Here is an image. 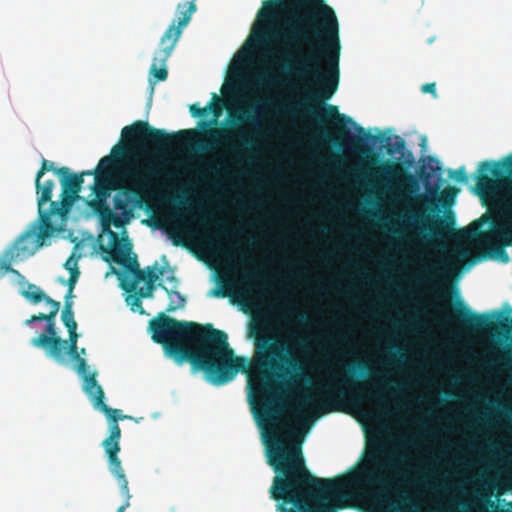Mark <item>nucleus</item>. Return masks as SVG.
<instances>
[{"label": "nucleus", "mask_w": 512, "mask_h": 512, "mask_svg": "<svg viewBox=\"0 0 512 512\" xmlns=\"http://www.w3.org/2000/svg\"><path fill=\"white\" fill-rule=\"evenodd\" d=\"M257 18L250 48L281 45L282 70L314 87L307 102L274 108L289 117H311L320 125V140L332 142L330 128L340 130L352 124V118L340 114L337 106L324 103L339 83L340 39L334 10L324 0H266Z\"/></svg>", "instance_id": "nucleus-1"}, {"label": "nucleus", "mask_w": 512, "mask_h": 512, "mask_svg": "<svg viewBox=\"0 0 512 512\" xmlns=\"http://www.w3.org/2000/svg\"><path fill=\"white\" fill-rule=\"evenodd\" d=\"M264 435L268 464L276 476L269 489L277 512H337L352 508V466L333 478H316L307 469L296 432L283 425Z\"/></svg>", "instance_id": "nucleus-2"}, {"label": "nucleus", "mask_w": 512, "mask_h": 512, "mask_svg": "<svg viewBox=\"0 0 512 512\" xmlns=\"http://www.w3.org/2000/svg\"><path fill=\"white\" fill-rule=\"evenodd\" d=\"M149 330L168 357L177 364L189 362L215 386L231 382L239 372L248 373L246 359L234 354L227 334L212 324L179 321L161 312L149 321Z\"/></svg>", "instance_id": "nucleus-3"}, {"label": "nucleus", "mask_w": 512, "mask_h": 512, "mask_svg": "<svg viewBox=\"0 0 512 512\" xmlns=\"http://www.w3.org/2000/svg\"><path fill=\"white\" fill-rule=\"evenodd\" d=\"M344 366L343 376L313 387L299 401L318 413L344 412L352 416V169H344Z\"/></svg>", "instance_id": "nucleus-4"}, {"label": "nucleus", "mask_w": 512, "mask_h": 512, "mask_svg": "<svg viewBox=\"0 0 512 512\" xmlns=\"http://www.w3.org/2000/svg\"><path fill=\"white\" fill-rule=\"evenodd\" d=\"M214 121H202L199 124L201 131L184 129L176 133H167L156 129L146 121H135L125 126L121 131L122 141L111 149L110 157L119 167L128 163L134 154L133 148L143 144H151L156 148H169L175 143H182L196 148L201 152H211L221 144H225L226 151L236 161H241L249 155L256 145L255 139L241 128H234L232 132L237 140L230 141L229 131L226 129L211 128Z\"/></svg>", "instance_id": "nucleus-5"}, {"label": "nucleus", "mask_w": 512, "mask_h": 512, "mask_svg": "<svg viewBox=\"0 0 512 512\" xmlns=\"http://www.w3.org/2000/svg\"><path fill=\"white\" fill-rule=\"evenodd\" d=\"M371 133V129H365L354 121V180L356 179L358 160L364 165L365 174L377 187L381 188L393 204L411 206L427 200L424 194H416L419 184L416 176L409 173L398 161L382 159L375 150L376 145L385 147L389 155L402 153L405 149V141L395 136V142L391 143V137L380 133Z\"/></svg>", "instance_id": "nucleus-6"}, {"label": "nucleus", "mask_w": 512, "mask_h": 512, "mask_svg": "<svg viewBox=\"0 0 512 512\" xmlns=\"http://www.w3.org/2000/svg\"><path fill=\"white\" fill-rule=\"evenodd\" d=\"M76 363L74 369L83 379V390L91 400L95 409L102 411L107 419L111 421L109 425L110 435L103 441L102 446L106 455L109 456L110 461L114 466H119L118 453L120 452V438L121 429L117 423L118 419L128 418L126 415H121V410L111 408L104 403V391L97 383L96 373L89 374L86 360L80 356L78 346L75 344L68 345L64 349V354L61 358H53L57 363L62 364L65 362L66 356Z\"/></svg>", "instance_id": "nucleus-7"}, {"label": "nucleus", "mask_w": 512, "mask_h": 512, "mask_svg": "<svg viewBox=\"0 0 512 512\" xmlns=\"http://www.w3.org/2000/svg\"><path fill=\"white\" fill-rule=\"evenodd\" d=\"M266 324H254L250 334L255 342V359L260 367L283 372L293 379H307L302 365L292 355L290 347L268 334Z\"/></svg>", "instance_id": "nucleus-8"}, {"label": "nucleus", "mask_w": 512, "mask_h": 512, "mask_svg": "<svg viewBox=\"0 0 512 512\" xmlns=\"http://www.w3.org/2000/svg\"><path fill=\"white\" fill-rule=\"evenodd\" d=\"M103 260L122 265L133 275V279H121L120 286L126 292L136 291L137 285L142 282L156 283L160 276L165 274V268H158L157 262L153 267H146V273L140 269L136 254L132 253V244L128 238L119 239L116 232L110 231V241L107 246L100 245Z\"/></svg>", "instance_id": "nucleus-9"}, {"label": "nucleus", "mask_w": 512, "mask_h": 512, "mask_svg": "<svg viewBox=\"0 0 512 512\" xmlns=\"http://www.w3.org/2000/svg\"><path fill=\"white\" fill-rule=\"evenodd\" d=\"M498 215L499 219L495 220L489 212L484 213L467 227L458 230V237L467 241H493L500 249L512 246V214L499 210Z\"/></svg>", "instance_id": "nucleus-10"}, {"label": "nucleus", "mask_w": 512, "mask_h": 512, "mask_svg": "<svg viewBox=\"0 0 512 512\" xmlns=\"http://www.w3.org/2000/svg\"><path fill=\"white\" fill-rule=\"evenodd\" d=\"M91 176H94V182L91 185V190L95 195V198L88 202V206L99 217L103 231L107 232L110 236V231H112L110 228L111 225L116 228H120L124 224L121 217L117 213L113 212L107 204V200L112 191H121L122 186L119 174H117V176H108V173H105L92 174Z\"/></svg>", "instance_id": "nucleus-11"}, {"label": "nucleus", "mask_w": 512, "mask_h": 512, "mask_svg": "<svg viewBox=\"0 0 512 512\" xmlns=\"http://www.w3.org/2000/svg\"><path fill=\"white\" fill-rule=\"evenodd\" d=\"M121 191L129 199H136V203L141 205L147 193L151 190L153 180L164 175L166 178H172L174 173L166 172L155 165L129 164L119 171Z\"/></svg>", "instance_id": "nucleus-12"}, {"label": "nucleus", "mask_w": 512, "mask_h": 512, "mask_svg": "<svg viewBox=\"0 0 512 512\" xmlns=\"http://www.w3.org/2000/svg\"><path fill=\"white\" fill-rule=\"evenodd\" d=\"M448 322H458L465 328L484 332L492 337L500 338L502 332L512 331V317L502 321H494L496 314H478L472 312L465 303L459 299L456 303L455 313L442 310Z\"/></svg>", "instance_id": "nucleus-13"}, {"label": "nucleus", "mask_w": 512, "mask_h": 512, "mask_svg": "<svg viewBox=\"0 0 512 512\" xmlns=\"http://www.w3.org/2000/svg\"><path fill=\"white\" fill-rule=\"evenodd\" d=\"M60 177L61 195L59 201H53L49 205L48 215L65 216L73 204L78 200L79 193L82 190L84 183V176H87V171L80 173H73L68 167H61L57 171Z\"/></svg>", "instance_id": "nucleus-14"}, {"label": "nucleus", "mask_w": 512, "mask_h": 512, "mask_svg": "<svg viewBox=\"0 0 512 512\" xmlns=\"http://www.w3.org/2000/svg\"><path fill=\"white\" fill-rule=\"evenodd\" d=\"M249 385L251 394L258 398V403L253 405V410L259 425H276L281 412L278 396L267 383L252 384L249 381Z\"/></svg>", "instance_id": "nucleus-15"}, {"label": "nucleus", "mask_w": 512, "mask_h": 512, "mask_svg": "<svg viewBox=\"0 0 512 512\" xmlns=\"http://www.w3.org/2000/svg\"><path fill=\"white\" fill-rule=\"evenodd\" d=\"M449 263L444 258L433 262H419L418 273L415 278L417 284L431 287L442 301L449 299V291L443 286L448 282Z\"/></svg>", "instance_id": "nucleus-16"}, {"label": "nucleus", "mask_w": 512, "mask_h": 512, "mask_svg": "<svg viewBox=\"0 0 512 512\" xmlns=\"http://www.w3.org/2000/svg\"><path fill=\"white\" fill-rule=\"evenodd\" d=\"M54 187L55 182L53 180L48 179L44 182H41V179H38L37 176L35 177L38 216L40 221V228L39 232L37 233V247L43 246L45 239L51 237L52 234L56 231V228L51 220L53 215H48L49 208L44 209V205H46L48 202H53L51 198Z\"/></svg>", "instance_id": "nucleus-17"}, {"label": "nucleus", "mask_w": 512, "mask_h": 512, "mask_svg": "<svg viewBox=\"0 0 512 512\" xmlns=\"http://www.w3.org/2000/svg\"><path fill=\"white\" fill-rule=\"evenodd\" d=\"M404 222L411 223L423 233L426 241L441 238L444 233L453 230L454 216L449 212L444 218L435 220L432 224L428 222V217L424 213L414 210H408L401 215Z\"/></svg>", "instance_id": "nucleus-18"}, {"label": "nucleus", "mask_w": 512, "mask_h": 512, "mask_svg": "<svg viewBox=\"0 0 512 512\" xmlns=\"http://www.w3.org/2000/svg\"><path fill=\"white\" fill-rule=\"evenodd\" d=\"M418 504L407 496L398 501L390 498L385 490L372 494L367 501L365 512H418Z\"/></svg>", "instance_id": "nucleus-19"}, {"label": "nucleus", "mask_w": 512, "mask_h": 512, "mask_svg": "<svg viewBox=\"0 0 512 512\" xmlns=\"http://www.w3.org/2000/svg\"><path fill=\"white\" fill-rule=\"evenodd\" d=\"M167 29L160 38L159 49L155 52L153 62L150 67V73L156 81H165L168 77L166 62L171 56L181 35L176 37V31L169 33V37L165 38Z\"/></svg>", "instance_id": "nucleus-20"}, {"label": "nucleus", "mask_w": 512, "mask_h": 512, "mask_svg": "<svg viewBox=\"0 0 512 512\" xmlns=\"http://www.w3.org/2000/svg\"><path fill=\"white\" fill-rule=\"evenodd\" d=\"M477 176V186L481 191H487L494 185L490 175L501 178L504 173L512 175V154L506 157L503 162L485 160L479 163Z\"/></svg>", "instance_id": "nucleus-21"}, {"label": "nucleus", "mask_w": 512, "mask_h": 512, "mask_svg": "<svg viewBox=\"0 0 512 512\" xmlns=\"http://www.w3.org/2000/svg\"><path fill=\"white\" fill-rule=\"evenodd\" d=\"M30 344L43 349L49 358H61L64 354L66 340L58 336L56 323H46L44 332L32 338Z\"/></svg>", "instance_id": "nucleus-22"}, {"label": "nucleus", "mask_w": 512, "mask_h": 512, "mask_svg": "<svg viewBox=\"0 0 512 512\" xmlns=\"http://www.w3.org/2000/svg\"><path fill=\"white\" fill-rule=\"evenodd\" d=\"M31 233H27L24 235L19 242L15 244L13 248L8 250L5 253V259L0 262V274L3 275L4 273H12L14 275H17L18 277L23 278V276L19 273V271L15 270L11 266V261L15 258H26L29 256H32L35 252V250L39 249L40 247H37V243H35L34 249H30L27 247L23 241L26 237L30 236ZM37 242V240L35 241Z\"/></svg>", "instance_id": "nucleus-23"}, {"label": "nucleus", "mask_w": 512, "mask_h": 512, "mask_svg": "<svg viewBox=\"0 0 512 512\" xmlns=\"http://www.w3.org/2000/svg\"><path fill=\"white\" fill-rule=\"evenodd\" d=\"M485 366L502 370L512 369V337L502 350H499L494 344L489 346Z\"/></svg>", "instance_id": "nucleus-24"}, {"label": "nucleus", "mask_w": 512, "mask_h": 512, "mask_svg": "<svg viewBox=\"0 0 512 512\" xmlns=\"http://www.w3.org/2000/svg\"><path fill=\"white\" fill-rule=\"evenodd\" d=\"M196 9V0H190L188 4H178L179 17L168 26L165 38H168L169 33L173 31H176V37L182 35L184 28L189 24Z\"/></svg>", "instance_id": "nucleus-25"}, {"label": "nucleus", "mask_w": 512, "mask_h": 512, "mask_svg": "<svg viewBox=\"0 0 512 512\" xmlns=\"http://www.w3.org/2000/svg\"><path fill=\"white\" fill-rule=\"evenodd\" d=\"M366 447L368 449V459L373 462L378 461L386 455V442L381 430L375 429L366 433Z\"/></svg>", "instance_id": "nucleus-26"}, {"label": "nucleus", "mask_w": 512, "mask_h": 512, "mask_svg": "<svg viewBox=\"0 0 512 512\" xmlns=\"http://www.w3.org/2000/svg\"><path fill=\"white\" fill-rule=\"evenodd\" d=\"M492 488H497V497H500L506 491L505 488L498 487L494 482L486 483L478 497V502L480 503L478 512H512L510 510L498 509L496 502L491 499Z\"/></svg>", "instance_id": "nucleus-27"}, {"label": "nucleus", "mask_w": 512, "mask_h": 512, "mask_svg": "<svg viewBox=\"0 0 512 512\" xmlns=\"http://www.w3.org/2000/svg\"><path fill=\"white\" fill-rule=\"evenodd\" d=\"M107 457H109V456L107 455ZM118 461H119V466L116 467V466H114V464L111 463L110 458H108L110 472L117 479V481L120 485L121 492L126 496L125 503L123 505H121L117 509L116 512H124L125 509L130 506L129 498L131 497V495L129 494L128 481L126 479L124 470L122 468L121 460L119 458H118Z\"/></svg>", "instance_id": "nucleus-28"}, {"label": "nucleus", "mask_w": 512, "mask_h": 512, "mask_svg": "<svg viewBox=\"0 0 512 512\" xmlns=\"http://www.w3.org/2000/svg\"><path fill=\"white\" fill-rule=\"evenodd\" d=\"M219 102L220 98L214 93L211 101L205 107H199L196 103L190 105L189 110L193 117H207L209 113H213L214 117L217 118L220 116L222 110Z\"/></svg>", "instance_id": "nucleus-29"}, {"label": "nucleus", "mask_w": 512, "mask_h": 512, "mask_svg": "<svg viewBox=\"0 0 512 512\" xmlns=\"http://www.w3.org/2000/svg\"><path fill=\"white\" fill-rule=\"evenodd\" d=\"M200 222L206 229L209 243H213L217 237L227 233V229L223 221L214 220L210 216H202Z\"/></svg>", "instance_id": "nucleus-30"}, {"label": "nucleus", "mask_w": 512, "mask_h": 512, "mask_svg": "<svg viewBox=\"0 0 512 512\" xmlns=\"http://www.w3.org/2000/svg\"><path fill=\"white\" fill-rule=\"evenodd\" d=\"M202 171L205 174L217 177L226 175L228 173L227 161L222 155H217L202 163Z\"/></svg>", "instance_id": "nucleus-31"}, {"label": "nucleus", "mask_w": 512, "mask_h": 512, "mask_svg": "<svg viewBox=\"0 0 512 512\" xmlns=\"http://www.w3.org/2000/svg\"><path fill=\"white\" fill-rule=\"evenodd\" d=\"M46 303L51 306V310L48 314L39 313L38 315H32L29 319L25 320L24 324L30 325L36 321H45L46 323H55L56 315L58 314L59 309H60V302H58L52 298H48L46 300Z\"/></svg>", "instance_id": "nucleus-32"}, {"label": "nucleus", "mask_w": 512, "mask_h": 512, "mask_svg": "<svg viewBox=\"0 0 512 512\" xmlns=\"http://www.w3.org/2000/svg\"><path fill=\"white\" fill-rule=\"evenodd\" d=\"M118 167L119 165L114 163V158L110 157L109 155H106L99 160L98 165L95 169L86 170L87 176H91L92 174L105 173H108V176H117L115 174V171Z\"/></svg>", "instance_id": "nucleus-33"}, {"label": "nucleus", "mask_w": 512, "mask_h": 512, "mask_svg": "<svg viewBox=\"0 0 512 512\" xmlns=\"http://www.w3.org/2000/svg\"><path fill=\"white\" fill-rule=\"evenodd\" d=\"M158 286L167 293L169 298V304L166 308V312L171 313L185 306L186 299L180 292L169 289L163 283H159Z\"/></svg>", "instance_id": "nucleus-34"}, {"label": "nucleus", "mask_w": 512, "mask_h": 512, "mask_svg": "<svg viewBox=\"0 0 512 512\" xmlns=\"http://www.w3.org/2000/svg\"><path fill=\"white\" fill-rule=\"evenodd\" d=\"M22 295L33 304L40 303L50 298L47 296L37 285L28 283L27 289L22 292Z\"/></svg>", "instance_id": "nucleus-35"}, {"label": "nucleus", "mask_w": 512, "mask_h": 512, "mask_svg": "<svg viewBox=\"0 0 512 512\" xmlns=\"http://www.w3.org/2000/svg\"><path fill=\"white\" fill-rule=\"evenodd\" d=\"M114 208L115 210L122 211L123 215L130 216L131 210L128 208V203H133L136 206H139L136 203V199H129L128 196H124L122 191H119L113 198Z\"/></svg>", "instance_id": "nucleus-36"}, {"label": "nucleus", "mask_w": 512, "mask_h": 512, "mask_svg": "<svg viewBox=\"0 0 512 512\" xmlns=\"http://www.w3.org/2000/svg\"><path fill=\"white\" fill-rule=\"evenodd\" d=\"M61 320L64 326L69 329H77V322L74 319V312L72 308H70V304H64V307L61 312Z\"/></svg>", "instance_id": "nucleus-37"}, {"label": "nucleus", "mask_w": 512, "mask_h": 512, "mask_svg": "<svg viewBox=\"0 0 512 512\" xmlns=\"http://www.w3.org/2000/svg\"><path fill=\"white\" fill-rule=\"evenodd\" d=\"M60 168H56L54 166V163L51 162V161H48L46 159H43L42 162H41V167L40 169L38 170V172L36 173V176L38 179H42V177L44 176V174L48 171H51L53 172L54 174L57 175V171L59 170Z\"/></svg>", "instance_id": "nucleus-38"}, {"label": "nucleus", "mask_w": 512, "mask_h": 512, "mask_svg": "<svg viewBox=\"0 0 512 512\" xmlns=\"http://www.w3.org/2000/svg\"><path fill=\"white\" fill-rule=\"evenodd\" d=\"M143 297H140L138 294H134L133 296H130L127 298V303L131 306L132 311H139L140 314H144V310L142 307V299Z\"/></svg>", "instance_id": "nucleus-39"}, {"label": "nucleus", "mask_w": 512, "mask_h": 512, "mask_svg": "<svg viewBox=\"0 0 512 512\" xmlns=\"http://www.w3.org/2000/svg\"><path fill=\"white\" fill-rule=\"evenodd\" d=\"M260 275L255 271H245L243 274V282L248 288H254V282L260 280Z\"/></svg>", "instance_id": "nucleus-40"}, {"label": "nucleus", "mask_w": 512, "mask_h": 512, "mask_svg": "<svg viewBox=\"0 0 512 512\" xmlns=\"http://www.w3.org/2000/svg\"><path fill=\"white\" fill-rule=\"evenodd\" d=\"M146 287L145 288H138L136 291H132L131 293L138 294L140 297L143 298H151L153 296V291L155 289V283L145 282Z\"/></svg>", "instance_id": "nucleus-41"}, {"label": "nucleus", "mask_w": 512, "mask_h": 512, "mask_svg": "<svg viewBox=\"0 0 512 512\" xmlns=\"http://www.w3.org/2000/svg\"><path fill=\"white\" fill-rule=\"evenodd\" d=\"M450 177L454 178L458 182L465 183L468 180L466 169L464 166L459 167L456 170L450 171Z\"/></svg>", "instance_id": "nucleus-42"}, {"label": "nucleus", "mask_w": 512, "mask_h": 512, "mask_svg": "<svg viewBox=\"0 0 512 512\" xmlns=\"http://www.w3.org/2000/svg\"><path fill=\"white\" fill-rule=\"evenodd\" d=\"M80 276V270H74L70 273L68 280L62 279L60 282L68 286V289L74 290Z\"/></svg>", "instance_id": "nucleus-43"}, {"label": "nucleus", "mask_w": 512, "mask_h": 512, "mask_svg": "<svg viewBox=\"0 0 512 512\" xmlns=\"http://www.w3.org/2000/svg\"><path fill=\"white\" fill-rule=\"evenodd\" d=\"M239 122H255L256 118L248 110H241L238 116L235 118Z\"/></svg>", "instance_id": "nucleus-44"}, {"label": "nucleus", "mask_w": 512, "mask_h": 512, "mask_svg": "<svg viewBox=\"0 0 512 512\" xmlns=\"http://www.w3.org/2000/svg\"><path fill=\"white\" fill-rule=\"evenodd\" d=\"M64 267L66 270L69 271V273L73 272L74 270H79L77 259L74 258L73 255H71L65 262Z\"/></svg>", "instance_id": "nucleus-45"}, {"label": "nucleus", "mask_w": 512, "mask_h": 512, "mask_svg": "<svg viewBox=\"0 0 512 512\" xmlns=\"http://www.w3.org/2000/svg\"><path fill=\"white\" fill-rule=\"evenodd\" d=\"M356 312V296L354 295V313ZM356 330V320L354 319V331ZM354 372L360 366V361L358 356L356 355V339L354 338Z\"/></svg>", "instance_id": "nucleus-46"}, {"label": "nucleus", "mask_w": 512, "mask_h": 512, "mask_svg": "<svg viewBox=\"0 0 512 512\" xmlns=\"http://www.w3.org/2000/svg\"><path fill=\"white\" fill-rule=\"evenodd\" d=\"M422 93H430L434 98L437 97L436 93V84L434 82L432 83H426L421 87Z\"/></svg>", "instance_id": "nucleus-47"}, {"label": "nucleus", "mask_w": 512, "mask_h": 512, "mask_svg": "<svg viewBox=\"0 0 512 512\" xmlns=\"http://www.w3.org/2000/svg\"><path fill=\"white\" fill-rule=\"evenodd\" d=\"M458 190L454 187H447L442 192V195L445 199H449L451 202L453 201L455 195L457 194Z\"/></svg>", "instance_id": "nucleus-48"}, {"label": "nucleus", "mask_w": 512, "mask_h": 512, "mask_svg": "<svg viewBox=\"0 0 512 512\" xmlns=\"http://www.w3.org/2000/svg\"><path fill=\"white\" fill-rule=\"evenodd\" d=\"M166 280L170 283L171 285V288L172 290H176L177 287H178V279L176 278V276L174 275V271L173 270H170V274L166 277Z\"/></svg>", "instance_id": "nucleus-49"}, {"label": "nucleus", "mask_w": 512, "mask_h": 512, "mask_svg": "<svg viewBox=\"0 0 512 512\" xmlns=\"http://www.w3.org/2000/svg\"><path fill=\"white\" fill-rule=\"evenodd\" d=\"M68 334H69V338L67 340L68 345H72V344L77 345V340H78L77 329H69Z\"/></svg>", "instance_id": "nucleus-50"}, {"label": "nucleus", "mask_w": 512, "mask_h": 512, "mask_svg": "<svg viewBox=\"0 0 512 512\" xmlns=\"http://www.w3.org/2000/svg\"><path fill=\"white\" fill-rule=\"evenodd\" d=\"M73 298H74L73 290L68 289L65 294V297H64V304L69 303L70 308H72L73 307V301H72Z\"/></svg>", "instance_id": "nucleus-51"}, {"label": "nucleus", "mask_w": 512, "mask_h": 512, "mask_svg": "<svg viewBox=\"0 0 512 512\" xmlns=\"http://www.w3.org/2000/svg\"><path fill=\"white\" fill-rule=\"evenodd\" d=\"M295 341H296V345L301 347V348H304L305 347V344H306V340L303 339L302 337H299V336H295Z\"/></svg>", "instance_id": "nucleus-52"}, {"label": "nucleus", "mask_w": 512, "mask_h": 512, "mask_svg": "<svg viewBox=\"0 0 512 512\" xmlns=\"http://www.w3.org/2000/svg\"><path fill=\"white\" fill-rule=\"evenodd\" d=\"M214 295L218 297H226L228 293L224 290H215Z\"/></svg>", "instance_id": "nucleus-53"}, {"label": "nucleus", "mask_w": 512, "mask_h": 512, "mask_svg": "<svg viewBox=\"0 0 512 512\" xmlns=\"http://www.w3.org/2000/svg\"><path fill=\"white\" fill-rule=\"evenodd\" d=\"M353 393H354V417H355L356 416V402H357V390H356L355 385H354Z\"/></svg>", "instance_id": "nucleus-54"}, {"label": "nucleus", "mask_w": 512, "mask_h": 512, "mask_svg": "<svg viewBox=\"0 0 512 512\" xmlns=\"http://www.w3.org/2000/svg\"><path fill=\"white\" fill-rule=\"evenodd\" d=\"M502 409L503 411L505 412V414L509 417L512 418V409L508 408V407H505V406H502Z\"/></svg>", "instance_id": "nucleus-55"}, {"label": "nucleus", "mask_w": 512, "mask_h": 512, "mask_svg": "<svg viewBox=\"0 0 512 512\" xmlns=\"http://www.w3.org/2000/svg\"><path fill=\"white\" fill-rule=\"evenodd\" d=\"M414 444H415V441L412 438L411 439H406L404 441V445L409 446V447L413 446Z\"/></svg>", "instance_id": "nucleus-56"}, {"label": "nucleus", "mask_w": 512, "mask_h": 512, "mask_svg": "<svg viewBox=\"0 0 512 512\" xmlns=\"http://www.w3.org/2000/svg\"><path fill=\"white\" fill-rule=\"evenodd\" d=\"M175 201H176L178 204H183V205L187 203L186 199H185V198H183V197H177V198L175 199Z\"/></svg>", "instance_id": "nucleus-57"}, {"label": "nucleus", "mask_w": 512, "mask_h": 512, "mask_svg": "<svg viewBox=\"0 0 512 512\" xmlns=\"http://www.w3.org/2000/svg\"><path fill=\"white\" fill-rule=\"evenodd\" d=\"M172 217H173L174 219H176V220H179V221L181 220V215H180V213H179V212H174V213L172 214Z\"/></svg>", "instance_id": "nucleus-58"}, {"label": "nucleus", "mask_w": 512, "mask_h": 512, "mask_svg": "<svg viewBox=\"0 0 512 512\" xmlns=\"http://www.w3.org/2000/svg\"><path fill=\"white\" fill-rule=\"evenodd\" d=\"M297 318L299 321L303 322V321H306V316L304 314H298L297 315Z\"/></svg>", "instance_id": "nucleus-59"}, {"label": "nucleus", "mask_w": 512, "mask_h": 512, "mask_svg": "<svg viewBox=\"0 0 512 512\" xmlns=\"http://www.w3.org/2000/svg\"><path fill=\"white\" fill-rule=\"evenodd\" d=\"M355 482H356V480L354 479V483ZM356 499H357V495H356V491L354 490V504H353L354 509L358 508L356 505Z\"/></svg>", "instance_id": "nucleus-60"}, {"label": "nucleus", "mask_w": 512, "mask_h": 512, "mask_svg": "<svg viewBox=\"0 0 512 512\" xmlns=\"http://www.w3.org/2000/svg\"><path fill=\"white\" fill-rule=\"evenodd\" d=\"M402 459L401 458H393L389 461V464L392 465L394 462L396 461H401Z\"/></svg>", "instance_id": "nucleus-61"}, {"label": "nucleus", "mask_w": 512, "mask_h": 512, "mask_svg": "<svg viewBox=\"0 0 512 512\" xmlns=\"http://www.w3.org/2000/svg\"><path fill=\"white\" fill-rule=\"evenodd\" d=\"M79 353H80V356H81V355H85V354H86V349H85V348H82V349L79 351Z\"/></svg>", "instance_id": "nucleus-62"}, {"label": "nucleus", "mask_w": 512, "mask_h": 512, "mask_svg": "<svg viewBox=\"0 0 512 512\" xmlns=\"http://www.w3.org/2000/svg\"><path fill=\"white\" fill-rule=\"evenodd\" d=\"M353 273H354V278L356 277V261L354 260V270H353Z\"/></svg>", "instance_id": "nucleus-63"}, {"label": "nucleus", "mask_w": 512, "mask_h": 512, "mask_svg": "<svg viewBox=\"0 0 512 512\" xmlns=\"http://www.w3.org/2000/svg\"><path fill=\"white\" fill-rule=\"evenodd\" d=\"M114 273L117 274L118 276H122V274L116 270H114Z\"/></svg>", "instance_id": "nucleus-64"}]
</instances>
